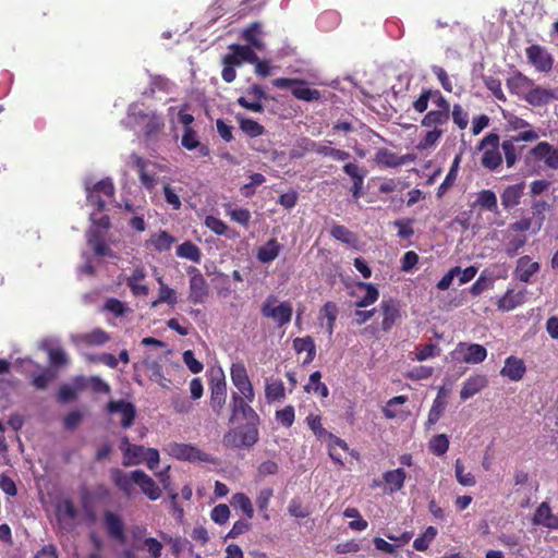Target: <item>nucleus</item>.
<instances>
[{"label":"nucleus","instance_id":"nucleus-1","mask_svg":"<svg viewBox=\"0 0 558 558\" xmlns=\"http://www.w3.org/2000/svg\"><path fill=\"white\" fill-rule=\"evenodd\" d=\"M120 450L123 453L122 464L124 466L146 463L149 470H155L159 464V451L155 448H145L142 445H133L128 436L120 440Z\"/></svg>","mask_w":558,"mask_h":558},{"label":"nucleus","instance_id":"nucleus-2","mask_svg":"<svg viewBox=\"0 0 558 558\" xmlns=\"http://www.w3.org/2000/svg\"><path fill=\"white\" fill-rule=\"evenodd\" d=\"M500 137L496 133L487 134L478 144V149L483 150L481 158L482 166L490 171L497 170L502 163V156L499 151Z\"/></svg>","mask_w":558,"mask_h":558},{"label":"nucleus","instance_id":"nucleus-3","mask_svg":"<svg viewBox=\"0 0 558 558\" xmlns=\"http://www.w3.org/2000/svg\"><path fill=\"white\" fill-rule=\"evenodd\" d=\"M277 301L276 295H268L262 305L260 313L264 317L274 319L278 327H283L291 322L293 308L289 301L276 305Z\"/></svg>","mask_w":558,"mask_h":558},{"label":"nucleus","instance_id":"nucleus-4","mask_svg":"<svg viewBox=\"0 0 558 558\" xmlns=\"http://www.w3.org/2000/svg\"><path fill=\"white\" fill-rule=\"evenodd\" d=\"M258 440V430L252 424H245L225 434L223 445L229 448H250Z\"/></svg>","mask_w":558,"mask_h":558},{"label":"nucleus","instance_id":"nucleus-5","mask_svg":"<svg viewBox=\"0 0 558 558\" xmlns=\"http://www.w3.org/2000/svg\"><path fill=\"white\" fill-rule=\"evenodd\" d=\"M272 85L277 88L284 89L291 88L292 95L304 101L319 100L320 92L315 88H310L307 83L299 78L279 77L275 78Z\"/></svg>","mask_w":558,"mask_h":558},{"label":"nucleus","instance_id":"nucleus-6","mask_svg":"<svg viewBox=\"0 0 558 558\" xmlns=\"http://www.w3.org/2000/svg\"><path fill=\"white\" fill-rule=\"evenodd\" d=\"M539 135L534 130H525L520 132L519 134L511 136L508 140H505L500 146L505 154V160L508 168H512L517 160L519 159V156L521 154V150L524 148V146L517 147L515 144L519 142H533L538 140Z\"/></svg>","mask_w":558,"mask_h":558},{"label":"nucleus","instance_id":"nucleus-7","mask_svg":"<svg viewBox=\"0 0 558 558\" xmlns=\"http://www.w3.org/2000/svg\"><path fill=\"white\" fill-rule=\"evenodd\" d=\"M106 412L110 416L119 415V424L123 429H129L133 426L137 414L135 405L124 399L109 400L106 404Z\"/></svg>","mask_w":558,"mask_h":558},{"label":"nucleus","instance_id":"nucleus-8","mask_svg":"<svg viewBox=\"0 0 558 558\" xmlns=\"http://www.w3.org/2000/svg\"><path fill=\"white\" fill-rule=\"evenodd\" d=\"M190 275L189 301L193 304H203L209 296V287L198 268L190 266L186 269Z\"/></svg>","mask_w":558,"mask_h":558},{"label":"nucleus","instance_id":"nucleus-9","mask_svg":"<svg viewBox=\"0 0 558 558\" xmlns=\"http://www.w3.org/2000/svg\"><path fill=\"white\" fill-rule=\"evenodd\" d=\"M209 389L210 408L217 415H220L227 400V383L222 371H218L216 374L211 375Z\"/></svg>","mask_w":558,"mask_h":558},{"label":"nucleus","instance_id":"nucleus-10","mask_svg":"<svg viewBox=\"0 0 558 558\" xmlns=\"http://www.w3.org/2000/svg\"><path fill=\"white\" fill-rule=\"evenodd\" d=\"M534 158L535 160H544L547 168L558 170V148L548 142H539L530 149L525 156V160Z\"/></svg>","mask_w":558,"mask_h":558},{"label":"nucleus","instance_id":"nucleus-11","mask_svg":"<svg viewBox=\"0 0 558 558\" xmlns=\"http://www.w3.org/2000/svg\"><path fill=\"white\" fill-rule=\"evenodd\" d=\"M381 315L380 330L389 332L401 319L400 304L395 299L383 300L379 304Z\"/></svg>","mask_w":558,"mask_h":558},{"label":"nucleus","instance_id":"nucleus-12","mask_svg":"<svg viewBox=\"0 0 558 558\" xmlns=\"http://www.w3.org/2000/svg\"><path fill=\"white\" fill-rule=\"evenodd\" d=\"M529 62L538 72H549L553 69L554 59L547 49L541 45H531L525 49Z\"/></svg>","mask_w":558,"mask_h":558},{"label":"nucleus","instance_id":"nucleus-13","mask_svg":"<svg viewBox=\"0 0 558 558\" xmlns=\"http://www.w3.org/2000/svg\"><path fill=\"white\" fill-rule=\"evenodd\" d=\"M169 453L179 459V460H186V461H203V462H209V456L202 450L197 449L196 447L187 444H171L169 445Z\"/></svg>","mask_w":558,"mask_h":558},{"label":"nucleus","instance_id":"nucleus-14","mask_svg":"<svg viewBox=\"0 0 558 558\" xmlns=\"http://www.w3.org/2000/svg\"><path fill=\"white\" fill-rule=\"evenodd\" d=\"M132 480L137 485L141 492L151 501L160 498L161 489L157 483L143 470L132 471Z\"/></svg>","mask_w":558,"mask_h":558},{"label":"nucleus","instance_id":"nucleus-15","mask_svg":"<svg viewBox=\"0 0 558 558\" xmlns=\"http://www.w3.org/2000/svg\"><path fill=\"white\" fill-rule=\"evenodd\" d=\"M104 524L109 538L117 541L120 544L125 543L124 523L121 517L110 510L104 513Z\"/></svg>","mask_w":558,"mask_h":558},{"label":"nucleus","instance_id":"nucleus-16","mask_svg":"<svg viewBox=\"0 0 558 558\" xmlns=\"http://www.w3.org/2000/svg\"><path fill=\"white\" fill-rule=\"evenodd\" d=\"M181 145L186 150H196V156L206 158L210 156V149L206 144L201 143L197 132L193 128H183Z\"/></svg>","mask_w":558,"mask_h":558},{"label":"nucleus","instance_id":"nucleus-17","mask_svg":"<svg viewBox=\"0 0 558 558\" xmlns=\"http://www.w3.org/2000/svg\"><path fill=\"white\" fill-rule=\"evenodd\" d=\"M526 367L523 360L511 355L506 359L505 365L500 369V375L512 381H519L524 377Z\"/></svg>","mask_w":558,"mask_h":558},{"label":"nucleus","instance_id":"nucleus-18","mask_svg":"<svg viewBox=\"0 0 558 558\" xmlns=\"http://www.w3.org/2000/svg\"><path fill=\"white\" fill-rule=\"evenodd\" d=\"M146 278V272L143 267H136L132 274L125 279V284L130 288L134 296H147L149 288L141 283Z\"/></svg>","mask_w":558,"mask_h":558},{"label":"nucleus","instance_id":"nucleus-19","mask_svg":"<svg viewBox=\"0 0 558 558\" xmlns=\"http://www.w3.org/2000/svg\"><path fill=\"white\" fill-rule=\"evenodd\" d=\"M488 384V379L485 375L476 374L469 377L460 390V398L468 400L482 391Z\"/></svg>","mask_w":558,"mask_h":558},{"label":"nucleus","instance_id":"nucleus-20","mask_svg":"<svg viewBox=\"0 0 558 558\" xmlns=\"http://www.w3.org/2000/svg\"><path fill=\"white\" fill-rule=\"evenodd\" d=\"M506 84L510 93L524 98L525 93L534 86V81L518 71L507 78Z\"/></svg>","mask_w":558,"mask_h":558},{"label":"nucleus","instance_id":"nucleus-21","mask_svg":"<svg viewBox=\"0 0 558 558\" xmlns=\"http://www.w3.org/2000/svg\"><path fill=\"white\" fill-rule=\"evenodd\" d=\"M524 191V183H517L505 187L500 195L501 205L505 209L510 210L521 203Z\"/></svg>","mask_w":558,"mask_h":558},{"label":"nucleus","instance_id":"nucleus-22","mask_svg":"<svg viewBox=\"0 0 558 558\" xmlns=\"http://www.w3.org/2000/svg\"><path fill=\"white\" fill-rule=\"evenodd\" d=\"M131 158L134 167L137 169L142 185L149 191L153 190L157 184V178L154 173H149L146 170L147 161L136 154H133Z\"/></svg>","mask_w":558,"mask_h":558},{"label":"nucleus","instance_id":"nucleus-23","mask_svg":"<svg viewBox=\"0 0 558 558\" xmlns=\"http://www.w3.org/2000/svg\"><path fill=\"white\" fill-rule=\"evenodd\" d=\"M459 349L463 351V362L469 364L482 363L487 356L486 349L477 343H459Z\"/></svg>","mask_w":558,"mask_h":558},{"label":"nucleus","instance_id":"nucleus-24","mask_svg":"<svg viewBox=\"0 0 558 558\" xmlns=\"http://www.w3.org/2000/svg\"><path fill=\"white\" fill-rule=\"evenodd\" d=\"M533 522L536 525H543L548 529H557L558 527V518L551 513V509L547 502H542L533 518Z\"/></svg>","mask_w":558,"mask_h":558},{"label":"nucleus","instance_id":"nucleus-25","mask_svg":"<svg viewBox=\"0 0 558 558\" xmlns=\"http://www.w3.org/2000/svg\"><path fill=\"white\" fill-rule=\"evenodd\" d=\"M405 478L407 473L401 468L386 471L383 474V480L387 485V489L389 493H396L398 490H401L402 487L404 486Z\"/></svg>","mask_w":558,"mask_h":558},{"label":"nucleus","instance_id":"nucleus-26","mask_svg":"<svg viewBox=\"0 0 558 558\" xmlns=\"http://www.w3.org/2000/svg\"><path fill=\"white\" fill-rule=\"evenodd\" d=\"M553 98V93L541 86H534L527 90L524 95V100L534 107L546 105Z\"/></svg>","mask_w":558,"mask_h":558},{"label":"nucleus","instance_id":"nucleus-27","mask_svg":"<svg viewBox=\"0 0 558 558\" xmlns=\"http://www.w3.org/2000/svg\"><path fill=\"white\" fill-rule=\"evenodd\" d=\"M539 270V264L533 262L529 256H522L518 259L517 276L520 281L529 282L531 277Z\"/></svg>","mask_w":558,"mask_h":558},{"label":"nucleus","instance_id":"nucleus-28","mask_svg":"<svg viewBox=\"0 0 558 558\" xmlns=\"http://www.w3.org/2000/svg\"><path fill=\"white\" fill-rule=\"evenodd\" d=\"M293 349L296 353L305 352L306 356L303 360V364H308L313 362L316 355V345L314 339L311 336H305L302 338H295L293 340Z\"/></svg>","mask_w":558,"mask_h":558},{"label":"nucleus","instance_id":"nucleus-29","mask_svg":"<svg viewBox=\"0 0 558 558\" xmlns=\"http://www.w3.org/2000/svg\"><path fill=\"white\" fill-rule=\"evenodd\" d=\"M450 114L445 110L434 109L428 111L421 120V125L425 128L442 129L449 122Z\"/></svg>","mask_w":558,"mask_h":558},{"label":"nucleus","instance_id":"nucleus-30","mask_svg":"<svg viewBox=\"0 0 558 558\" xmlns=\"http://www.w3.org/2000/svg\"><path fill=\"white\" fill-rule=\"evenodd\" d=\"M111 480L114 485L126 496L131 495L134 481L132 480V472L129 474L121 469H112L110 472Z\"/></svg>","mask_w":558,"mask_h":558},{"label":"nucleus","instance_id":"nucleus-31","mask_svg":"<svg viewBox=\"0 0 558 558\" xmlns=\"http://www.w3.org/2000/svg\"><path fill=\"white\" fill-rule=\"evenodd\" d=\"M241 396L233 393L232 396V414L230 417V422L233 423L234 417L238 413H241L244 418H253L257 417L256 412Z\"/></svg>","mask_w":558,"mask_h":558},{"label":"nucleus","instance_id":"nucleus-32","mask_svg":"<svg viewBox=\"0 0 558 558\" xmlns=\"http://www.w3.org/2000/svg\"><path fill=\"white\" fill-rule=\"evenodd\" d=\"M474 205L483 210H487L495 214L498 213L497 196L495 192L492 190H482L477 194V198Z\"/></svg>","mask_w":558,"mask_h":558},{"label":"nucleus","instance_id":"nucleus-33","mask_svg":"<svg viewBox=\"0 0 558 558\" xmlns=\"http://www.w3.org/2000/svg\"><path fill=\"white\" fill-rule=\"evenodd\" d=\"M280 244L276 239H270L267 243L258 248L257 259L260 263H270L276 259L280 253Z\"/></svg>","mask_w":558,"mask_h":558},{"label":"nucleus","instance_id":"nucleus-34","mask_svg":"<svg viewBox=\"0 0 558 558\" xmlns=\"http://www.w3.org/2000/svg\"><path fill=\"white\" fill-rule=\"evenodd\" d=\"M262 24L258 22H253L243 31L242 38L254 48L262 50L264 48V44L259 39Z\"/></svg>","mask_w":558,"mask_h":558},{"label":"nucleus","instance_id":"nucleus-35","mask_svg":"<svg viewBox=\"0 0 558 558\" xmlns=\"http://www.w3.org/2000/svg\"><path fill=\"white\" fill-rule=\"evenodd\" d=\"M230 376L232 384L238 390L252 384L243 363H233L230 368Z\"/></svg>","mask_w":558,"mask_h":558},{"label":"nucleus","instance_id":"nucleus-36","mask_svg":"<svg viewBox=\"0 0 558 558\" xmlns=\"http://www.w3.org/2000/svg\"><path fill=\"white\" fill-rule=\"evenodd\" d=\"M177 255L194 263H199L202 259V252L199 247L192 241H185L180 244L177 247Z\"/></svg>","mask_w":558,"mask_h":558},{"label":"nucleus","instance_id":"nucleus-37","mask_svg":"<svg viewBox=\"0 0 558 558\" xmlns=\"http://www.w3.org/2000/svg\"><path fill=\"white\" fill-rule=\"evenodd\" d=\"M236 120L240 129L250 137H257L265 133V128L251 118L236 116Z\"/></svg>","mask_w":558,"mask_h":558},{"label":"nucleus","instance_id":"nucleus-38","mask_svg":"<svg viewBox=\"0 0 558 558\" xmlns=\"http://www.w3.org/2000/svg\"><path fill=\"white\" fill-rule=\"evenodd\" d=\"M158 282L160 284L159 292H158V298H157V300H155L151 303V306L155 307V306H157L160 303H167L168 305L173 307L177 304V302H178V298H177L175 291L172 288L168 287L162 281L161 278L158 279Z\"/></svg>","mask_w":558,"mask_h":558},{"label":"nucleus","instance_id":"nucleus-39","mask_svg":"<svg viewBox=\"0 0 558 558\" xmlns=\"http://www.w3.org/2000/svg\"><path fill=\"white\" fill-rule=\"evenodd\" d=\"M523 294L521 292L514 293L513 290H508L497 303L499 310L509 312L522 304Z\"/></svg>","mask_w":558,"mask_h":558},{"label":"nucleus","instance_id":"nucleus-40","mask_svg":"<svg viewBox=\"0 0 558 558\" xmlns=\"http://www.w3.org/2000/svg\"><path fill=\"white\" fill-rule=\"evenodd\" d=\"M375 161L385 167H398L404 163V160L388 148H379L376 151Z\"/></svg>","mask_w":558,"mask_h":558},{"label":"nucleus","instance_id":"nucleus-41","mask_svg":"<svg viewBox=\"0 0 558 558\" xmlns=\"http://www.w3.org/2000/svg\"><path fill=\"white\" fill-rule=\"evenodd\" d=\"M265 397L269 402L284 399L286 393L283 383L280 379H267L265 386Z\"/></svg>","mask_w":558,"mask_h":558},{"label":"nucleus","instance_id":"nucleus-42","mask_svg":"<svg viewBox=\"0 0 558 558\" xmlns=\"http://www.w3.org/2000/svg\"><path fill=\"white\" fill-rule=\"evenodd\" d=\"M356 286L360 289L366 290L365 295L362 299H360L359 301H356V303H355L356 307H367V306L374 304L378 300L379 292H378V289L373 283L357 282Z\"/></svg>","mask_w":558,"mask_h":558},{"label":"nucleus","instance_id":"nucleus-43","mask_svg":"<svg viewBox=\"0 0 558 558\" xmlns=\"http://www.w3.org/2000/svg\"><path fill=\"white\" fill-rule=\"evenodd\" d=\"M327 439L329 440V444H328L329 457L331 458L332 461L342 465L343 464L342 458L340 454L337 453L336 449L338 447V448L342 449L343 451H348L349 450L348 444L340 437L333 435L332 433L328 434Z\"/></svg>","mask_w":558,"mask_h":558},{"label":"nucleus","instance_id":"nucleus-44","mask_svg":"<svg viewBox=\"0 0 558 558\" xmlns=\"http://www.w3.org/2000/svg\"><path fill=\"white\" fill-rule=\"evenodd\" d=\"M429 129L430 130H428L425 133V135L420 140L416 146L418 150H426L433 148L434 146H436V144L445 133L444 129Z\"/></svg>","mask_w":558,"mask_h":558},{"label":"nucleus","instance_id":"nucleus-45","mask_svg":"<svg viewBox=\"0 0 558 558\" xmlns=\"http://www.w3.org/2000/svg\"><path fill=\"white\" fill-rule=\"evenodd\" d=\"M147 122L144 128V133L147 138L157 136L163 129L165 122L162 118L156 113L151 116L145 114Z\"/></svg>","mask_w":558,"mask_h":558},{"label":"nucleus","instance_id":"nucleus-46","mask_svg":"<svg viewBox=\"0 0 558 558\" xmlns=\"http://www.w3.org/2000/svg\"><path fill=\"white\" fill-rule=\"evenodd\" d=\"M231 505L242 510L247 519H252L254 515V508L251 499L244 493H236L232 496Z\"/></svg>","mask_w":558,"mask_h":558},{"label":"nucleus","instance_id":"nucleus-47","mask_svg":"<svg viewBox=\"0 0 558 558\" xmlns=\"http://www.w3.org/2000/svg\"><path fill=\"white\" fill-rule=\"evenodd\" d=\"M174 242V238L167 231H159L150 238V243L157 252H165L170 250Z\"/></svg>","mask_w":558,"mask_h":558},{"label":"nucleus","instance_id":"nucleus-48","mask_svg":"<svg viewBox=\"0 0 558 558\" xmlns=\"http://www.w3.org/2000/svg\"><path fill=\"white\" fill-rule=\"evenodd\" d=\"M56 378V373L50 368H45L41 373L32 376L31 384L37 390H45Z\"/></svg>","mask_w":558,"mask_h":558},{"label":"nucleus","instance_id":"nucleus-49","mask_svg":"<svg viewBox=\"0 0 558 558\" xmlns=\"http://www.w3.org/2000/svg\"><path fill=\"white\" fill-rule=\"evenodd\" d=\"M454 475L458 483L462 486H474L476 484L475 476L471 472H465L463 462L457 459L454 462Z\"/></svg>","mask_w":558,"mask_h":558},{"label":"nucleus","instance_id":"nucleus-50","mask_svg":"<svg viewBox=\"0 0 558 558\" xmlns=\"http://www.w3.org/2000/svg\"><path fill=\"white\" fill-rule=\"evenodd\" d=\"M461 158H462V154H458L454 157L449 172L447 173L445 180L442 181V183L438 187V193H437L438 195L444 194L450 186L453 185V183H454V181L457 179V172H458V168H459Z\"/></svg>","mask_w":558,"mask_h":558},{"label":"nucleus","instance_id":"nucleus-51","mask_svg":"<svg viewBox=\"0 0 558 558\" xmlns=\"http://www.w3.org/2000/svg\"><path fill=\"white\" fill-rule=\"evenodd\" d=\"M437 535V529L428 526L422 535L416 537L413 542V548L417 551H425L429 544L435 539Z\"/></svg>","mask_w":558,"mask_h":558},{"label":"nucleus","instance_id":"nucleus-52","mask_svg":"<svg viewBox=\"0 0 558 558\" xmlns=\"http://www.w3.org/2000/svg\"><path fill=\"white\" fill-rule=\"evenodd\" d=\"M109 339V335L100 328H95L90 332L82 336V340L88 345H101Z\"/></svg>","mask_w":558,"mask_h":558},{"label":"nucleus","instance_id":"nucleus-53","mask_svg":"<svg viewBox=\"0 0 558 558\" xmlns=\"http://www.w3.org/2000/svg\"><path fill=\"white\" fill-rule=\"evenodd\" d=\"M231 51H236V54L240 57L241 62H247L253 64L258 61V57L255 51L250 46H242L238 44H233L229 47Z\"/></svg>","mask_w":558,"mask_h":558},{"label":"nucleus","instance_id":"nucleus-54","mask_svg":"<svg viewBox=\"0 0 558 558\" xmlns=\"http://www.w3.org/2000/svg\"><path fill=\"white\" fill-rule=\"evenodd\" d=\"M448 448L449 439L445 434L434 436L429 442L430 451L438 457L444 456L448 451Z\"/></svg>","mask_w":558,"mask_h":558},{"label":"nucleus","instance_id":"nucleus-55","mask_svg":"<svg viewBox=\"0 0 558 558\" xmlns=\"http://www.w3.org/2000/svg\"><path fill=\"white\" fill-rule=\"evenodd\" d=\"M88 244L93 248L94 253L97 256L109 255L110 250H109L108 245L106 244L105 240L102 239V236L99 234V232H94L89 236Z\"/></svg>","mask_w":558,"mask_h":558},{"label":"nucleus","instance_id":"nucleus-56","mask_svg":"<svg viewBox=\"0 0 558 558\" xmlns=\"http://www.w3.org/2000/svg\"><path fill=\"white\" fill-rule=\"evenodd\" d=\"M306 422H307L310 429L314 433V435L317 438H319V439L327 438L328 434H330V432H328L326 428H324V426L322 424L320 415L310 414L306 417Z\"/></svg>","mask_w":558,"mask_h":558},{"label":"nucleus","instance_id":"nucleus-57","mask_svg":"<svg viewBox=\"0 0 558 558\" xmlns=\"http://www.w3.org/2000/svg\"><path fill=\"white\" fill-rule=\"evenodd\" d=\"M144 545H135L137 549L146 548L151 558H160L162 555L163 545L155 537L144 538Z\"/></svg>","mask_w":558,"mask_h":558},{"label":"nucleus","instance_id":"nucleus-58","mask_svg":"<svg viewBox=\"0 0 558 558\" xmlns=\"http://www.w3.org/2000/svg\"><path fill=\"white\" fill-rule=\"evenodd\" d=\"M453 123L460 129L464 130L469 124V113L459 104L453 105L450 110Z\"/></svg>","mask_w":558,"mask_h":558},{"label":"nucleus","instance_id":"nucleus-59","mask_svg":"<svg viewBox=\"0 0 558 558\" xmlns=\"http://www.w3.org/2000/svg\"><path fill=\"white\" fill-rule=\"evenodd\" d=\"M330 233L336 240L345 244H351L355 241L354 233L341 225L333 226L330 230Z\"/></svg>","mask_w":558,"mask_h":558},{"label":"nucleus","instance_id":"nucleus-60","mask_svg":"<svg viewBox=\"0 0 558 558\" xmlns=\"http://www.w3.org/2000/svg\"><path fill=\"white\" fill-rule=\"evenodd\" d=\"M484 84L488 90L492 92V94L496 97V99L500 101H506L507 98L502 92L501 88V82L499 78L494 76H486L484 77Z\"/></svg>","mask_w":558,"mask_h":558},{"label":"nucleus","instance_id":"nucleus-61","mask_svg":"<svg viewBox=\"0 0 558 558\" xmlns=\"http://www.w3.org/2000/svg\"><path fill=\"white\" fill-rule=\"evenodd\" d=\"M272 489L271 488H264L259 492L257 498H256V504H257V507L259 509L260 512H263V517L265 520H268L269 519V514H268V506H269V501L272 497Z\"/></svg>","mask_w":558,"mask_h":558},{"label":"nucleus","instance_id":"nucleus-62","mask_svg":"<svg viewBox=\"0 0 558 558\" xmlns=\"http://www.w3.org/2000/svg\"><path fill=\"white\" fill-rule=\"evenodd\" d=\"M295 418L294 408L287 405L276 412V420L284 427L289 428L293 425Z\"/></svg>","mask_w":558,"mask_h":558},{"label":"nucleus","instance_id":"nucleus-63","mask_svg":"<svg viewBox=\"0 0 558 558\" xmlns=\"http://www.w3.org/2000/svg\"><path fill=\"white\" fill-rule=\"evenodd\" d=\"M433 94L430 88H423L417 99H415L412 104L413 109L417 113H423L428 108V102L432 99Z\"/></svg>","mask_w":558,"mask_h":558},{"label":"nucleus","instance_id":"nucleus-64","mask_svg":"<svg viewBox=\"0 0 558 558\" xmlns=\"http://www.w3.org/2000/svg\"><path fill=\"white\" fill-rule=\"evenodd\" d=\"M230 517V509L225 504H219L216 507L213 508L210 512L211 520L217 524H225Z\"/></svg>","mask_w":558,"mask_h":558}]
</instances>
